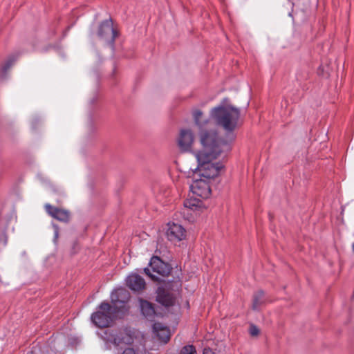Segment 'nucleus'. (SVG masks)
Segmentation results:
<instances>
[{
  "instance_id": "1",
  "label": "nucleus",
  "mask_w": 354,
  "mask_h": 354,
  "mask_svg": "<svg viewBox=\"0 0 354 354\" xmlns=\"http://www.w3.org/2000/svg\"><path fill=\"white\" fill-rule=\"evenodd\" d=\"M201 142L203 149L195 155L198 165L194 174L211 181L223 168V164L215 160L221 153L230 151V142L221 140L215 131H202Z\"/></svg>"
},
{
  "instance_id": "2",
  "label": "nucleus",
  "mask_w": 354,
  "mask_h": 354,
  "mask_svg": "<svg viewBox=\"0 0 354 354\" xmlns=\"http://www.w3.org/2000/svg\"><path fill=\"white\" fill-rule=\"evenodd\" d=\"M129 299V292L124 289H118L111 295V305L103 301L97 312L93 313L91 319L99 328L109 327L115 314L121 311Z\"/></svg>"
},
{
  "instance_id": "3",
  "label": "nucleus",
  "mask_w": 354,
  "mask_h": 354,
  "mask_svg": "<svg viewBox=\"0 0 354 354\" xmlns=\"http://www.w3.org/2000/svg\"><path fill=\"white\" fill-rule=\"evenodd\" d=\"M211 116L219 127L232 133L239 126L240 111L232 106H220L212 109Z\"/></svg>"
},
{
  "instance_id": "4",
  "label": "nucleus",
  "mask_w": 354,
  "mask_h": 354,
  "mask_svg": "<svg viewBox=\"0 0 354 354\" xmlns=\"http://www.w3.org/2000/svg\"><path fill=\"white\" fill-rule=\"evenodd\" d=\"M151 271L160 276L166 277L170 273L171 268L168 263L162 261L159 257L154 256L150 260L149 268H145L144 272L152 280L160 281L159 278L153 274Z\"/></svg>"
},
{
  "instance_id": "5",
  "label": "nucleus",
  "mask_w": 354,
  "mask_h": 354,
  "mask_svg": "<svg viewBox=\"0 0 354 354\" xmlns=\"http://www.w3.org/2000/svg\"><path fill=\"white\" fill-rule=\"evenodd\" d=\"M193 182L190 189L194 195L202 198H207L211 194L210 180L203 178L196 177L193 175Z\"/></svg>"
},
{
  "instance_id": "6",
  "label": "nucleus",
  "mask_w": 354,
  "mask_h": 354,
  "mask_svg": "<svg viewBox=\"0 0 354 354\" xmlns=\"http://www.w3.org/2000/svg\"><path fill=\"white\" fill-rule=\"evenodd\" d=\"M97 35L100 39L106 40L108 43L113 44L118 36V32L113 28L111 20L102 21L99 27Z\"/></svg>"
},
{
  "instance_id": "7",
  "label": "nucleus",
  "mask_w": 354,
  "mask_h": 354,
  "mask_svg": "<svg viewBox=\"0 0 354 354\" xmlns=\"http://www.w3.org/2000/svg\"><path fill=\"white\" fill-rule=\"evenodd\" d=\"M156 301L166 308L174 307L177 301L176 295L165 287H158L156 290Z\"/></svg>"
},
{
  "instance_id": "8",
  "label": "nucleus",
  "mask_w": 354,
  "mask_h": 354,
  "mask_svg": "<svg viewBox=\"0 0 354 354\" xmlns=\"http://www.w3.org/2000/svg\"><path fill=\"white\" fill-rule=\"evenodd\" d=\"M166 235L170 241L178 242L185 239L186 230L180 224L174 223H168Z\"/></svg>"
},
{
  "instance_id": "9",
  "label": "nucleus",
  "mask_w": 354,
  "mask_h": 354,
  "mask_svg": "<svg viewBox=\"0 0 354 354\" xmlns=\"http://www.w3.org/2000/svg\"><path fill=\"white\" fill-rule=\"evenodd\" d=\"M109 335V340L117 346L122 344H130L133 342L131 335L124 329L118 331L111 330Z\"/></svg>"
},
{
  "instance_id": "10",
  "label": "nucleus",
  "mask_w": 354,
  "mask_h": 354,
  "mask_svg": "<svg viewBox=\"0 0 354 354\" xmlns=\"http://www.w3.org/2000/svg\"><path fill=\"white\" fill-rule=\"evenodd\" d=\"M44 207L47 214L53 218L64 223L69 221L70 212L68 210L54 207L48 203L46 204Z\"/></svg>"
},
{
  "instance_id": "11",
  "label": "nucleus",
  "mask_w": 354,
  "mask_h": 354,
  "mask_svg": "<svg viewBox=\"0 0 354 354\" xmlns=\"http://www.w3.org/2000/svg\"><path fill=\"white\" fill-rule=\"evenodd\" d=\"M194 141V135L192 131L182 129L178 138V145L181 151H187L190 149Z\"/></svg>"
},
{
  "instance_id": "12",
  "label": "nucleus",
  "mask_w": 354,
  "mask_h": 354,
  "mask_svg": "<svg viewBox=\"0 0 354 354\" xmlns=\"http://www.w3.org/2000/svg\"><path fill=\"white\" fill-rule=\"evenodd\" d=\"M127 286L134 292H140L145 288V279L138 274L129 275L126 280Z\"/></svg>"
},
{
  "instance_id": "13",
  "label": "nucleus",
  "mask_w": 354,
  "mask_h": 354,
  "mask_svg": "<svg viewBox=\"0 0 354 354\" xmlns=\"http://www.w3.org/2000/svg\"><path fill=\"white\" fill-rule=\"evenodd\" d=\"M139 303L142 315L147 320L151 322L153 321L157 315L153 304L141 298L139 299Z\"/></svg>"
},
{
  "instance_id": "14",
  "label": "nucleus",
  "mask_w": 354,
  "mask_h": 354,
  "mask_svg": "<svg viewBox=\"0 0 354 354\" xmlns=\"http://www.w3.org/2000/svg\"><path fill=\"white\" fill-rule=\"evenodd\" d=\"M153 330L160 341L167 343L170 339L169 329L163 326L160 323H154L153 325Z\"/></svg>"
},
{
  "instance_id": "15",
  "label": "nucleus",
  "mask_w": 354,
  "mask_h": 354,
  "mask_svg": "<svg viewBox=\"0 0 354 354\" xmlns=\"http://www.w3.org/2000/svg\"><path fill=\"white\" fill-rule=\"evenodd\" d=\"M266 302L265 293L263 290H259L253 295L252 308L254 310H259L260 307L265 304Z\"/></svg>"
},
{
  "instance_id": "16",
  "label": "nucleus",
  "mask_w": 354,
  "mask_h": 354,
  "mask_svg": "<svg viewBox=\"0 0 354 354\" xmlns=\"http://www.w3.org/2000/svg\"><path fill=\"white\" fill-rule=\"evenodd\" d=\"M193 117L194 119L195 124L199 127L203 128V127L207 123V120L203 119V112L200 110H194L193 111Z\"/></svg>"
},
{
  "instance_id": "17",
  "label": "nucleus",
  "mask_w": 354,
  "mask_h": 354,
  "mask_svg": "<svg viewBox=\"0 0 354 354\" xmlns=\"http://www.w3.org/2000/svg\"><path fill=\"white\" fill-rule=\"evenodd\" d=\"M201 201L199 199H187L184 202L185 207L194 209L198 207H200Z\"/></svg>"
},
{
  "instance_id": "18",
  "label": "nucleus",
  "mask_w": 354,
  "mask_h": 354,
  "mask_svg": "<svg viewBox=\"0 0 354 354\" xmlns=\"http://www.w3.org/2000/svg\"><path fill=\"white\" fill-rule=\"evenodd\" d=\"M195 353V347L192 345H187L182 348L180 354H194Z\"/></svg>"
},
{
  "instance_id": "19",
  "label": "nucleus",
  "mask_w": 354,
  "mask_h": 354,
  "mask_svg": "<svg viewBox=\"0 0 354 354\" xmlns=\"http://www.w3.org/2000/svg\"><path fill=\"white\" fill-rule=\"evenodd\" d=\"M16 59L13 57H10L8 58V59L4 65L3 66V72H6L10 68V67L12 66L14 62H15Z\"/></svg>"
},
{
  "instance_id": "20",
  "label": "nucleus",
  "mask_w": 354,
  "mask_h": 354,
  "mask_svg": "<svg viewBox=\"0 0 354 354\" xmlns=\"http://www.w3.org/2000/svg\"><path fill=\"white\" fill-rule=\"evenodd\" d=\"M7 243V237L6 233L3 230H0V247L6 245Z\"/></svg>"
},
{
  "instance_id": "21",
  "label": "nucleus",
  "mask_w": 354,
  "mask_h": 354,
  "mask_svg": "<svg viewBox=\"0 0 354 354\" xmlns=\"http://www.w3.org/2000/svg\"><path fill=\"white\" fill-rule=\"evenodd\" d=\"M259 328L254 325H251L250 327V334L252 336H257L259 335Z\"/></svg>"
},
{
  "instance_id": "22",
  "label": "nucleus",
  "mask_w": 354,
  "mask_h": 354,
  "mask_svg": "<svg viewBox=\"0 0 354 354\" xmlns=\"http://www.w3.org/2000/svg\"><path fill=\"white\" fill-rule=\"evenodd\" d=\"M122 354H136V353H135V351H134V350L133 348H126L123 351Z\"/></svg>"
},
{
  "instance_id": "23",
  "label": "nucleus",
  "mask_w": 354,
  "mask_h": 354,
  "mask_svg": "<svg viewBox=\"0 0 354 354\" xmlns=\"http://www.w3.org/2000/svg\"><path fill=\"white\" fill-rule=\"evenodd\" d=\"M203 354H215L211 349L205 348L203 351Z\"/></svg>"
},
{
  "instance_id": "24",
  "label": "nucleus",
  "mask_w": 354,
  "mask_h": 354,
  "mask_svg": "<svg viewBox=\"0 0 354 354\" xmlns=\"http://www.w3.org/2000/svg\"><path fill=\"white\" fill-rule=\"evenodd\" d=\"M58 230L56 229L55 231V239L56 240L57 238H58Z\"/></svg>"
}]
</instances>
